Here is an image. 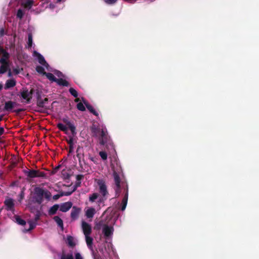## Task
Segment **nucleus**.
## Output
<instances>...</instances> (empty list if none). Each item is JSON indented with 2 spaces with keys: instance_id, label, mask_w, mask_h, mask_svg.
<instances>
[{
  "instance_id": "f257e3e1",
  "label": "nucleus",
  "mask_w": 259,
  "mask_h": 259,
  "mask_svg": "<svg viewBox=\"0 0 259 259\" xmlns=\"http://www.w3.org/2000/svg\"><path fill=\"white\" fill-rule=\"evenodd\" d=\"M97 184L99 186V192L100 195V197H99V199L97 200V202L99 203H101L104 202L107 199L109 193L105 182L104 180H98Z\"/></svg>"
},
{
  "instance_id": "f03ea898",
  "label": "nucleus",
  "mask_w": 259,
  "mask_h": 259,
  "mask_svg": "<svg viewBox=\"0 0 259 259\" xmlns=\"http://www.w3.org/2000/svg\"><path fill=\"white\" fill-rule=\"evenodd\" d=\"M34 92V90L33 88H31V90L29 91L27 88H23L22 90H21L18 96L26 100V103H29L32 98V94Z\"/></svg>"
},
{
  "instance_id": "7ed1b4c3",
  "label": "nucleus",
  "mask_w": 259,
  "mask_h": 259,
  "mask_svg": "<svg viewBox=\"0 0 259 259\" xmlns=\"http://www.w3.org/2000/svg\"><path fill=\"white\" fill-rule=\"evenodd\" d=\"M92 133L96 135L99 134L100 136V143L101 145H104L107 142V137L105 131L103 130H101L100 128L95 127L92 128Z\"/></svg>"
},
{
  "instance_id": "20e7f679",
  "label": "nucleus",
  "mask_w": 259,
  "mask_h": 259,
  "mask_svg": "<svg viewBox=\"0 0 259 259\" xmlns=\"http://www.w3.org/2000/svg\"><path fill=\"white\" fill-rule=\"evenodd\" d=\"M113 176L116 187L115 188V196L118 197L121 193L120 178L119 177V175L115 171H114L113 173Z\"/></svg>"
},
{
  "instance_id": "39448f33",
  "label": "nucleus",
  "mask_w": 259,
  "mask_h": 259,
  "mask_svg": "<svg viewBox=\"0 0 259 259\" xmlns=\"http://www.w3.org/2000/svg\"><path fill=\"white\" fill-rule=\"evenodd\" d=\"M44 190L40 187H36L34 188L35 201L39 204H40L43 201Z\"/></svg>"
},
{
  "instance_id": "423d86ee",
  "label": "nucleus",
  "mask_w": 259,
  "mask_h": 259,
  "mask_svg": "<svg viewBox=\"0 0 259 259\" xmlns=\"http://www.w3.org/2000/svg\"><path fill=\"white\" fill-rule=\"evenodd\" d=\"M85 239L87 246L92 252V254L94 256V259H97L96 253L93 247V238L91 237L90 235H85Z\"/></svg>"
},
{
  "instance_id": "0eeeda50",
  "label": "nucleus",
  "mask_w": 259,
  "mask_h": 259,
  "mask_svg": "<svg viewBox=\"0 0 259 259\" xmlns=\"http://www.w3.org/2000/svg\"><path fill=\"white\" fill-rule=\"evenodd\" d=\"M81 227L84 236L91 235L92 233V227L89 223L85 221H82L81 223Z\"/></svg>"
},
{
  "instance_id": "6e6552de",
  "label": "nucleus",
  "mask_w": 259,
  "mask_h": 259,
  "mask_svg": "<svg viewBox=\"0 0 259 259\" xmlns=\"http://www.w3.org/2000/svg\"><path fill=\"white\" fill-rule=\"evenodd\" d=\"M24 173L27 177V180L29 181L30 179L38 178L36 175V170L33 169H28L24 170Z\"/></svg>"
},
{
  "instance_id": "1a4fd4ad",
  "label": "nucleus",
  "mask_w": 259,
  "mask_h": 259,
  "mask_svg": "<svg viewBox=\"0 0 259 259\" xmlns=\"http://www.w3.org/2000/svg\"><path fill=\"white\" fill-rule=\"evenodd\" d=\"M33 55L37 58L39 64L45 66L46 68H48L49 66L48 63L45 60L44 57L39 53L36 51H34Z\"/></svg>"
},
{
  "instance_id": "9d476101",
  "label": "nucleus",
  "mask_w": 259,
  "mask_h": 259,
  "mask_svg": "<svg viewBox=\"0 0 259 259\" xmlns=\"http://www.w3.org/2000/svg\"><path fill=\"white\" fill-rule=\"evenodd\" d=\"M125 194L124 195V197L122 200V206L121 208V210L122 211H123L125 210L127 203L128 200V186L127 185H126L125 188Z\"/></svg>"
},
{
  "instance_id": "9b49d317",
  "label": "nucleus",
  "mask_w": 259,
  "mask_h": 259,
  "mask_svg": "<svg viewBox=\"0 0 259 259\" xmlns=\"http://www.w3.org/2000/svg\"><path fill=\"white\" fill-rule=\"evenodd\" d=\"M125 194L124 195V197L122 200V206L121 208V210L122 211H123L125 210L127 203L128 200V186L127 185H126L125 188Z\"/></svg>"
},
{
  "instance_id": "f8f14e48",
  "label": "nucleus",
  "mask_w": 259,
  "mask_h": 259,
  "mask_svg": "<svg viewBox=\"0 0 259 259\" xmlns=\"http://www.w3.org/2000/svg\"><path fill=\"white\" fill-rule=\"evenodd\" d=\"M114 231L113 227L112 226H109L107 225H104L103 228V233L104 236L106 237L110 236L113 234Z\"/></svg>"
},
{
  "instance_id": "ddd939ff",
  "label": "nucleus",
  "mask_w": 259,
  "mask_h": 259,
  "mask_svg": "<svg viewBox=\"0 0 259 259\" xmlns=\"http://www.w3.org/2000/svg\"><path fill=\"white\" fill-rule=\"evenodd\" d=\"M72 206V203L71 202L68 201L63 203L59 206L60 210L62 212H67L71 208Z\"/></svg>"
},
{
  "instance_id": "4468645a",
  "label": "nucleus",
  "mask_w": 259,
  "mask_h": 259,
  "mask_svg": "<svg viewBox=\"0 0 259 259\" xmlns=\"http://www.w3.org/2000/svg\"><path fill=\"white\" fill-rule=\"evenodd\" d=\"M6 206V209L8 210H13L14 207V200L12 198L6 199L4 202Z\"/></svg>"
},
{
  "instance_id": "2eb2a0df",
  "label": "nucleus",
  "mask_w": 259,
  "mask_h": 259,
  "mask_svg": "<svg viewBox=\"0 0 259 259\" xmlns=\"http://www.w3.org/2000/svg\"><path fill=\"white\" fill-rule=\"evenodd\" d=\"M63 121L68 126L73 135L76 134L75 126L67 118H63Z\"/></svg>"
},
{
  "instance_id": "dca6fc26",
  "label": "nucleus",
  "mask_w": 259,
  "mask_h": 259,
  "mask_svg": "<svg viewBox=\"0 0 259 259\" xmlns=\"http://www.w3.org/2000/svg\"><path fill=\"white\" fill-rule=\"evenodd\" d=\"M16 103L12 101H9L5 102L4 110L7 111H10L14 107V105Z\"/></svg>"
},
{
  "instance_id": "f3484780",
  "label": "nucleus",
  "mask_w": 259,
  "mask_h": 259,
  "mask_svg": "<svg viewBox=\"0 0 259 259\" xmlns=\"http://www.w3.org/2000/svg\"><path fill=\"white\" fill-rule=\"evenodd\" d=\"M80 212V209L76 206H73L71 212V218L74 220L77 219Z\"/></svg>"
},
{
  "instance_id": "a211bd4d",
  "label": "nucleus",
  "mask_w": 259,
  "mask_h": 259,
  "mask_svg": "<svg viewBox=\"0 0 259 259\" xmlns=\"http://www.w3.org/2000/svg\"><path fill=\"white\" fill-rule=\"evenodd\" d=\"M16 81L13 79H8L7 80L5 85V89L6 90L9 89L10 88H13L16 85Z\"/></svg>"
},
{
  "instance_id": "6ab92c4d",
  "label": "nucleus",
  "mask_w": 259,
  "mask_h": 259,
  "mask_svg": "<svg viewBox=\"0 0 259 259\" xmlns=\"http://www.w3.org/2000/svg\"><path fill=\"white\" fill-rule=\"evenodd\" d=\"M84 103L87 107V108L90 111V112L93 113L94 115L96 116H99L98 113L94 109L93 107L89 104L88 102H84Z\"/></svg>"
},
{
  "instance_id": "aec40b11",
  "label": "nucleus",
  "mask_w": 259,
  "mask_h": 259,
  "mask_svg": "<svg viewBox=\"0 0 259 259\" xmlns=\"http://www.w3.org/2000/svg\"><path fill=\"white\" fill-rule=\"evenodd\" d=\"M59 208V204H55L53 206H52L49 210L48 213L50 215H54L56 213L57 211Z\"/></svg>"
},
{
  "instance_id": "412c9836",
  "label": "nucleus",
  "mask_w": 259,
  "mask_h": 259,
  "mask_svg": "<svg viewBox=\"0 0 259 259\" xmlns=\"http://www.w3.org/2000/svg\"><path fill=\"white\" fill-rule=\"evenodd\" d=\"M99 197H100V195L98 193H94L89 196V201L93 203L96 200L99 199Z\"/></svg>"
},
{
  "instance_id": "4be33fe9",
  "label": "nucleus",
  "mask_w": 259,
  "mask_h": 259,
  "mask_svg": "<svg viewBox=\"0 0 259 259\" xmlns=\"http://www.w3.org/2000/svg\"><path fill=\"white\" fill-rule=\"evenodd\" d=\"M96 212L95 209L93 207L89 208L86 211L85 215L88 218H92Z\"/></svg>"
},
{
  "instance_id": "5701e85b",
  "label": "nucleus",
  "mask_w": 259,
  "mask_h": 259,
  "mask_svg": "<svg viewBox=\"0 0 259 259\" xmlns=\"http://www.w3.org/2000/svg\"><path fill=\"white\" fill-rule=\"evenodd\" d=\"M56 82H57L58 84L63 87H68L69 85L68 81L63 78H57Z\"/></svg>"
},
{
  "instance_id": "b1692460",
  "label": "nucleus",
  "mask_w": 259,
  "mask_h": 259,
  "mask_svg": "<svg viewBox=\"0 0 259 259\" xmlns=\"http://www.w3.org/2000/svg\"><path fill=\"white\" fill-rule=\"evenodd\" d=\"M67 143L69 145V153H71L73 151V138L72 137H69V140H66Z\"/></svg>"
},
{
  "instance_id": "393cba45",
  "label": "nucleus",
  "mask_w": 259,
  "mask_h": 259,
  "mask_svg": "<svg viewBox=\"0 0 259 259\" xmlns=\"http://www.w3.org/2000/svg\"><path fill=\"white\" fill-rule=\"evenodd\" d=\"M54 220L57 224L58 226L63 230V222L62 220L58 216H55L53 218Z\"/></svg>"
},
{
  "instance_id": "a878e982",
  "label": "nucleus",
  "mask_w": 259,
  "mask_h": 259,
  "mask_svg": "<svg viewBox=\"0 0 259 259\" xmlns=\"http://www.w3.org/2000/svg\"><path fill=\"white\" fill-rule=\"evenodd\" d=\"M81 148L80 146H78L76 149V156L78 159V162L80 165H81V159L82 157L84 156L83 153H81L80 150Z\"/></svg>"
},
{
  "instance_id": "bb28decb",
  "label": "nucleus",
  "mask_w": 259,
  "mask_h": 259,
  "mask_svg": "<svg viewBox=\"0 0 259 259\" xmlns=\"http://www.w3.org/2000/svg\"><path fill=\"white\" fill-rule=\"evenodd\" d=\"M60 259H74V256L72 253H65L63 252Z\"/></svg>"
},
{
  "instance_id": "cd10ccee",
  "label": "nucleus",
  "mask_w": 259,
  "mask_h": 259,
  "mask_svg": "<svg viewBox=\"0 0 259 259\" xmlns=\"http://www.w3.org/2000/svg\"><path fill=\"white\" fill-rule=\"evenodd\" d=\"M48 101V98H45L44 100H41L36 102L37 106L40 108H44V105Z\"/></svg>"
},
{
  "instance_id": "c85d7f7f",
  "label": "nucleus",
  "mask_w": 259,
  "mask_h": 259,
  "mask_svg": "<svg viewBox=\"0 0 259 259\" xmlns=\"http://www.w3.org/2000/svg\"><path fill=\"white\" fill-rule=\"evenodd\" d=\"M45 76L47 77V78L52 81L56 82L57 81V78L51 73L47 72L45 74Z\"/></svg>"
},
{
  "instance_id": "c756f323",
  "label": "nucleus",
  "mask_w": 259,
  "mask_h": 259,
  "mask_svg": "<svg viewBox=\"0 0 259 259\" xmlns=\"http://www.w3.org/2000/svg\"><path fill=\"white\" fill-rule=\"evenodd\" d=\"M67 241L69 246L71 247H74L75 245V243L73 241V238L71 236H67Z\"/></svg>"
},
{
  "instance_id": "7c9ffc66",
  "label": "nucleus",
  "mask_w": 259,
  "mask_h": 259,
  "mask_svg": "<svg viewBox=\"0 0 259 259\" xmlns=\"http://www.w3.org/2000/svg\"><path fill=\"white\" fill-rule=\"evenodd\" d=\"M16 222V223L20 225L23 226L26 224V222L25 220H23L20 218L19 215H16L15 217Z\"/></svg>"
},
{
  "instance_id": "2f4dec72",
  "label": "nucleus",
  "mask_w": 259,
  "mask_h": 259,
  "mask_svg": "<svg viewBox=\"0 0 259 259\" xmlns=\"http://www.w3.org/2000/svg\"><path fill=\"white\" fill-rule=\"evenodd\" d=\"M57 127L61 131H63L66 133L67 131V127L61 123H59L57 125Z\"/></svg>"
},
{
  "instance_id": "473e14b6",
  "label": "nucleus",
  "mask_w": 259,
  "mask_h": 259,
  "mask_svg": "<svg viewBox=\"0 0 259 259\" xmlns=\"http://www.w3.org/2000/svg\"><path fill=\"white\" fill-rule=\"evenodd\" d=\"M36 71L38 73L43 74V75H45L46 73H47L46 72H45V69L44 68V67L41 66H37L36 67Z\"/></svg>"
},
{
  "instance_id": "72a5a7b5",
  "label": "nucleus",
  "mask_w": 259,
  "mask_h": 259,
  "mask_svg": "<svg viewBox=\"0 0 259 259\" xmlns=\"http://www.w3.org/2000/svg\"><path fill=\"white\" fill-rule=\"evenodd\" d=\"M32 35L31 33H29L28 35V48H31L32 46Z\"/></svg>"
},
{
  "instance_id": "f704fd0d",
  "label": "nucleus",
  "mask_w": 259,
  "mask_h": 259,
  "mask_svg": "<svg viewBox=\"0 0 259 259\" xmlns=\"http://www.w3.org/2000/svg\"><path fill=\"white\" fill-rule=\"evenodd\" d=\"M69 92L74 97L77 98L78 96L77 92L73 88H70L69 89Z\"/></svg>"
},
{
  "instance_id": "c9c22d12",
  "label": "nucleus",
  "mask_w": 259,
  "mask_h": 259,
  "mask_svg": "<svg viewBox=\"0 0 259 259\" xmlns=\"http://www.w3.org/2000/svg\"><path fill=\"white\" fill-rule=\"evenodd\" d=\"M52 195L51 192L48 190H44V197L47 199L49 200Z\"/></svg>"
},
{
  "instance_id": "e433bc0d",
  "label": "nucleus",
  "mask_w": 259,
  "mask_h": 259,
  "mask_svg": "<svg viewBox=\"0 0 259 259\" xmlns=\"http://www.w3.org/2000/svg\"><path fill=\"white\" fill-rule=\"evenodd\" d=\"M9 68L8 66L1 65L0 66V74L6 73Z\"/></svg>"
},
{
  "instance_id": "4c0bfd02",
  "label": "nucleus",
  "mask_w": 259,
  "mask_h": 259,
  "mask_svg": "<svg viewBox=\"0 0 259 259\" xmlns=\"http://www.w3.org/2000/svg\"><path fill=\"white\" fill-rule=\"evenodd\" d=\"M36 175L37 176L38 178L46 177V174L44 171H40L39 170H36Z\"/></svg>"
},
{
  "instance_id": "58836bf2",
  "label": "nucleus",
  "mask_w": 259,
  "mask_h": 259,
  "mask_svg": "<svg viewBox=\"0 0 259 259\" xmlns=\"http://www.w3.org/2000/svg\"><path fill=\"white\" fill-rule=\"evenodd\" d=\"M77 108L81 111L85 110V108L81 102H79L77 104Z\"/></svg>"
},
{
  "instance_id": "ea45409f",
  "label": "nucleus",
  "mask_w": 259,
  "mask_h": 259,
  "mask_svg": "<svg viewBox=\"0 0 259 259\" xmlns=\"http://www.w3.org/2000/svg\"><path fill=\"white\" fill-rule=\"evenodd\" d=\"M99 155L101 156L102 159L105 160L107 159V154L105 151H100L99 152Z\"/></svg>"
},
{
  "instance_id": "a19ab883",
  "label": "nucleus",
  "mask_w": 259,
  "mask_h": 259,
  "mask_svg": "<svg viewBox=\"0 0 259 259\" xmlns=\"http://www.w3.org/2000/svg\"><path fill=\"white\" fill-rule=\"evenodd\" d=\"M0 63L2 64V65L9 66V62L7 60L5 59V58H1L0 59Z\"/></svg>"
},
{
  "instance_id": "79ce46f5",
  "label": "nucleus",
  "mask_w": 259,
  "mask_h": 259,
  "mask_svg": "<svg viewBox=\"0 0 259 259\" xmlns=\"http://www.w3.org/2000/svg\"><path fill=\"white\" fill-rule=\"evenodd\" d=\"M24 13L21 9H19L17 13V17L20 19H22L23 17Z\"/></svg>"
},
{
  "instance_id": "37998d69",
  "label": "nucleus",
  "mask_w": 259,
  "mask_h": 259,
  "mask_svg": "<svg viewBox=\"0 0 259 259\" xmlns=\"http://www.w3.org/2000/svg\"><path fill=\"white\" fill-rule=\"evenodd\" d=\"M29 228L28 229V231H30L33 230L36 226V224L35 223L32 222H29Z\"/></svg>"
},
{
  "instance_id": "c03bdc74",
  "label": "nucleus",
  "mask_w": 259,
  "mask_h": 259,
  "mask_svg": "<svg viewBox=\"0 0 259 259\" xmlns=\"http://www.w3.org/2000/svg\"><path fill=\"white\" fill-rule=\"evenodd\" d=\"M33 3V1L32 0H28L25 3V7L30 8L32 6Z\"/></svg>"
},
{
  "instance_id": "a18cd8bd",
  "label": "nucleus",
  "mask_w": 259,
  "mask_h": 259,
  "mask_svg": "<svg viewBox=\"0 0 259 259\" xmlns=\"http://www.w3.org/2000/svg\"><path fill=\"white\" fill-rule=\"evenodd\" d=\"M3 57L2 58H5V59L7 60L9 59L10 58V55L5 50V52L2 54Z\"/></svg>"
},
{
  "instance_id": "49530a36",
  "label": "nucleus",
  "mask_w": 259,
  "mask_h": 259,
  "mask_svg": "<svg viewBox=\"0 0 259 259\" xmlns=\"http://www.w3.org/2000/svg\"><path fill=\"white\" fill-rule=\"evenodd\" d=\"M81 185V182L76 181L73 186V191H75L76 189Z\"/></svg>"
},
{
  "instance_id": "de8ad7c7",
  "label": "nucleus",
  "mask_w": 259,
  "mask_h": 259,
  "mask_svg": "<svg viewBox=\"0 0 259 259\" xmlns=\"http://www.w3.org/2000/svg\"><path fill=\"white\" fill-rule=\"evenodd\" d=\"M75 191H73V189L71 191H68V192H62L61 193L62 194L63 196H70L73 192Z\"/></svg>"
},
{
  "instance_id": "09e8293b",
  "label": "nucleus",
  "mask_w": 259,
  "mask_h": 259,
  "mask_svg": "<svg viewBox=\"0 0 259 259\" xmlns=\"http://www.w3.org/2000/svg\"><path fill=\"white\" fill-rule=\"evenodd\" d=\"M104 2L109 5H112L115 4L117 0H104Z\"/></svg>"
},
{
  "instance_id": "8fccbe9b",
  "label": "nucleus",
  "mask_w": 259,
  "mask_h": 259,
  "mask_svg": "<svg viewBox=\"0 0 259 259\" xmlns=\"http://www.w3.org/2000/svg\"><path fill=\"white\" fill-rule=\"evenodd\" d=\"M61 167V165H58L57 166H56L55 168H54L53 169V170L52 171V175H54L55 174H56L57 171L59 170V169Z\"/></svg>"
},
{
  "instance_id": "3c124183",
  "label": "nucleus",
  "mask_w": 259,
  "mask_h": 259,
  "mask_svg": "<svg viewBox=\"0 0 259 259\" xmlns=\"http://www.w3.org/2000/svg\"><path fill=\"white\" fill-rule=\"evenodd\" d=\"M83 178V175H77L76 176V181L81 182V180Z\"/></svg>"
},
{
  "instance_id": "603ef678",
  "label": "nucleus",
  "mask_w": 259,
  "mask_h": 259,
  "mask_svg": "<svg viewBox=\"0 0 259 259\" xmlns=\"http://www.w3.org/2000/svg\"><path fill=\"white\" fill-rule=\"evenodd\" d=\"M63 196V195L62 193L61 194H57L56 195H55L53 196V198L54 200H57L60 197Z\"/></svg>"
},
{
  "instance_id": "864d4df0",
  "label": "nucleus",
  "mask_w": 259,
  "mask_h": 259,
  "mask_svg": "<svg viewBox=\"0 0 259 259\" xmlns=\"http://www.w3.org/2000/svg\"><path fill=\"white\" fill-rule=\"evenodd\" d=\"M36 100L37 102L41 100L40 94L38 91L36 92Z\"/></svg>"
},
{
  "instance_id": "5fc2aeb1",
  "label": "nucleus",
  "mask_w": 259,
  "mask_h": 259,
  "mask_svg": "<svg viewBox=\"0 0 259 259\" xmlns=\"http://www.w3.org/2000/svg\"><path fill=\"white\" fill-rule=\"evenodd\" d=\"M75 259H83L82 256L79 252H77L75 254Z\"/></svg>"
},
{
  "instance_id": "6e6d98bb",
  "label": "nucleus",
  "mask_w": 259,
  "mask_h": 259,
  "mask_svg": "<svg viewBox=\"0 0 259 259\" xmlns=\"http://www.w3.org/2000/svg\"><path fill=\"white\" fill-rule=\"evenodd\" d=\"M35 111L36 112H39V113H46V110L43 109H40L36 110Z\"/></svg>"
},
{
  "instance_id": "4d7b16f0",
  "label": "nucleus",
  "mask_w": 259,
  "mask_h": 259,
  "mask_svg": "<svg viewBox=\"0 0 259 259\" xmlns=\"http://www.w3.org/2000/svg\"><path fill=\"white\" fill-rule=\"evenodd\" d=\"M24 111V109H21V108H20V109H17V110H15L14 111V112H15L16 113H20V112H22Z\"/></svg>"
},
{
  "instance_id": "13d9d810",
  "label": "nucleus",
  "mask_w": 259,
  "mask_h": 259,
  "mask_svg": "<svg viewBox=\"0 0 259 259\" xmlns=\"http://www.w3.org/2000/svg\"><path fill=\"white\" fill-rule=\"evenodd\" d=\"M4 132H5V130H4V127L0 126V136L4 134Z\"/></svg>"
},
{
  "instance_id": "bf43d9fd",
  "label": "nucleus",
  "mask_w": 259,
  "mask_h": 259,
  "mask_svg": "<svg viewBox=\"0 0 259 259\" xmlns=\"http://www.w3.org/2000/svg\"><path fill=\"white\" fill-rule=\"evenodd\" d=\"M13 71L15 73V74H18L19 73V70L17 68H15L13 69Z\"/></svg>"
},
{
  "instance_id": "052dcab7",
  "label": "nucleus",
  "mask_w": 259,
  "mask_h": 259,
  "mask_svg": "<svg viewBox=\"0 0 259 259\" xmlns=\"http://www.w3.org/2000/svg\"><path fill=\"white\" fill-rule=\"evenodd\" d=\"M4 34V29L3 28H2L0 30V35L3 36Z\"/></svg>"
},
{
  "instance_id": "680f3d73",
  "label": "nucleus",
  "mask_w": 259,
  "mask_h": 259,
  "mask_svg": "<svg viewBox=\"0 0 259 259\" xmlns=\"http://www.w3.org/2000/svg\"><path fill=\"white\" fill-rule=\"evenodd\" d=\"M5 50L1 46H0V55L2 54L5 52Z\"/></svg>"
},
{
  "instance_id": "e2e57ef3",
  "label": "nucleus",
  "mask_w": 259,
  "mask_h": 259,
  "mask_svg": "<svg viewBox=\"0 0 259 259\" xmlns=\"http://www.w3.org/2000/svg\"><path fill=\"white\" fill-rule=\"evenodd\" d=\"M56 74L59 77L63 75L62 73L61 72H60V71H58Z\"/></svg>"
},
{
  "instance_id": "0e129e2a",
  "label": "nucleus",
  "mask_w": 259,
  "mask_h": 259,
  "mask_svg": "<svg viewBox=\"0 0 259 259\" xmlns=\"http://www.w3.org/2000/svg\"><path fill=\"white\" fill-rule=\"evenodd\" d=\"M3 115H0V122L3 120Z\"/></svg>"
},
{
  "instance_id": "69168bd1",
  "label": "nucleus",
  "mask_w": 259,
  "mask_h": 259,
  "mask_svg": "<svg viewBox=\"0 0 259 259\" xmlns=\"http://www.w3.org/2000/svg\"><path fill=\"white\" fill-rule=\"evenodd\" d=\"M3 87V84L2 83H0V91L2 90Z\"/></svg>"
},
{
  "instance_id": "338daca9",
  "label": "nucleus",
  "mask_w": 259,
  "mask_h": 259,
  "mask_svg": "<svg viewBox=\"0 0 259 259\" xmlns=\"http://www.w3.org/2000/svg\"><path fill=\"white\" fill-rule=\"evenodd\" d=\"M79 100V98H76L75 99V102H78Z\"/></svg>"
},
{
  "instance_id": "774afa93",
  "label": "nucleus",
  "mask_w": 259,
  "mask_h": 259,
  "mask_svg": "<svg viewBox=\"0 0 259 259\" xmlns=\"http://www.w3.org/2000/svg\"><path fill=\"white\" fill-rule=\"evenodd\" d=\"M61 1H62V0H57L58 2H61Z\"/></svg>"
}]
</instances>
